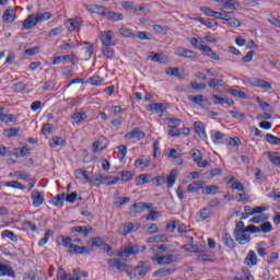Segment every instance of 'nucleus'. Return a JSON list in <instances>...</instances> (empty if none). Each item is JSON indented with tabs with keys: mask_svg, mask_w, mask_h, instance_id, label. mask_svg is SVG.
<instances>
[{
	"mask_svg": "<svg viewBox=\"0 0 280 280\" xmlns=\"http://www.w3.org/2000/svg\"><path fill=\"white\" fill-rule=\"evenodd\" d=\"M120 36H124L125 38H137V35L132 33V30L127 27H120L119 28Z\"/></svg>",
	"mask_w": 280,
	"mask_h": 280,
	"instance_id": "nucleus-35",
	"label": "nucleus"
},
{
	"mask_svg": "<svg viewBox=\"0 0 280 280\" xmlns=\"http://www.w3.org/2000/svg\"><path fill=\"white\" fill-rule=\"evenodd\" d=\"M84 45H86L85 56H86V58H91V56H93V51H94L95 47L93 44H91L89 42H85Z\"/></svg>",
	"mask_w": 280,
	"mask_h": 280,
	"instance_id": "nucleus-56",
	"label": "nucleus"
},
{
	"mask_svg": "<svg viewBox=\"0 0 280 280\" xmlns=\"http://www.w3.org/2000/svg\"><path fill=\"white\" fill-rule=\"evenodd\" d=\"M244 211H245V214H242L241 220H247V218H250V215H253V207L245 206Z\"/></svg>",
	"mask_w": 280,
	"mask_h": 280,
	"instance_id": "nucleus-62",
	"label": "nucleus"
},
{
	"mask_svg": "<svg viewBox=\"0 0 280 280\" xmlns=\"http://www.w3.org/2000/svg\"><path fill=\"white\" fill-rule=\"evenodd\" d=\"M16 277V273L12 268H10L8 265H4L3 262H0V277Z\"/></svg>",
	"mask_w": 280,
	"mask_h": 280,
	"instance_id": "nucleus-18",
	"label": "nucleus"
},
{
	"mask_svg": "<svg viewBox=\"0 0 280 280\" xmlns=\"http://www.w3.org/2000/svg\"><path fill=\"white\" fill-rule=\"evenodd\" d=\"M5 187H11L12 189H25V185L18 180L7 182Z\"/></svg>",
	"mask_w": 280,
	"mask_h": 280,
	"instance_id": "nucleus-45",
	"label": "nucleus"
},
{
	"mask_svg": "<svg viewBox=\"0 0 280 280\" xmlns=\"http://www.w3.org/2000/svg\"><path fill=\"white\" fill-rule=\"evenodd\" d=\"M210 137L213 143L218 144L224 139V133L222 131H211Z\"/></svg>",
	"mask_w": 280,
	"mask_h": 280,
	"instance_id": "nucleus-39",
	"label": "nucleus"
},
{
	"mask_svg": "<svg viewBox=\"0 0 280 280\" xmlns=\"http://www.w3.org/2000/svg\"><path fill=\"white\" fill-rule=\"evenodd\" d=\"M61 244L69 249V253H73L74 255H91V248L86 246H78L75 244H82L81 238L70 237V236H61Z\"/></svg>",
	"mask_w": 280,
	"mask_h": 280,
	"instance_id": "nucleus-1",
	"label": "nucleus"
},
{
	"mask_svg": "<svg viewBox=\"0 0 280 280\" xmlns=\"http://www.w3.org/2000/svg\"><path fill=\"white\" fill-rule=\"evenodd\" d=\"M65 192H61L51 199L54 207H62L65 205Z\"/></svg>",
	"mask_w": 280,
	"mask_h": 280,
	"instance_id": "nucleus-32",
	"label": "nucleus"
},
{
	"mask_svg": "<svg viewBox=\"0 0 280 280\" xmlns=\"http://www.w3.org/2000/svg\"><path fill=\"white\" fill-rule=\"evenodd\" d=\"M190 45H192V47H196L197 49H200V51H203L205 47H207V45H205V42L198 40V38L196 37H192L190 39Z\"/></svg>",
	"mask_w": 280,
	"mask_h": 280,
	"instance_id": "nucleus-43",
	"label": "nucleus"
},
{
	"mask_svg": "<svg viewBox=\"0 0 280 280\" xmlns=\"http://www.w3.org/2000/svg\"><path fill=\"white\" fill-rule=\"evenodd\" d=\"M31 199L33 200V207H40L45 202V191H32Z\"/></svg>",
	"mask_w": 280,
	"mask_h": 280,
	"instance_id": "nucleus-8",
	"label": "nucleus"
},
{
	"mask_svg": "<svg viewBox=\"0 0 280 280\" xmlns=\"http://www.w3.org/2000/svg\"><path fill=\"white\" fill-rule=\"evenodd\" d=\"M67 23H68V31L75 32V28L80 27V25H82L84 21L82 20V18H75V19H69Z\"/></svg>",
	"mask_w": 280,
	"mask_h": 280,
	"instance_id": "nucleus-19",
	"label": "nucleus"
},
{
	"mask_svg": "<svg viewBox=\"0 0 280 280\" xmlns=\"http://www.w3.org/2000/svg\"><path fill=\"white\" fill-rule=\"evenodd\" d=\"M105 19H107V21H113V23H116L117 21H124V14L113 12V11H107Z\"/></svg>",
	"mask_w": 280,
	"mask_h": 280,
	"instance_id": "nucleus-24",
	"label": "nucleus"
},
{
	"mask_svg": "<svg viewBox=\"0 0 280 280\" xmlns=\"http://www.w3.org/2000/svg\"><path fill=\"white\" fill-rule=\"evenodd\" d=\"M235 241L237 244H248L250 243V234L248 232H240L238 234H234Z\"/></svg>",
	"mask_w": 280,
	"mask_h": 280,
	"instance_id": "nucleus-16",
	"label": "nucleus"
},
{
	"mask_svg": "<svg viewBox=\"0 0 280 280\" xmlns=\"http://www.w3.org/2000/svg\"><path fill=\"white\" fill-rule=\"evenodd\" d=\"M208 86L213 89V91H218L220 86H224V81H222V79H211L208 83Z\"/></svg>",
	"mask_w": 280,
	"mask_h": 280,
	"instance_id": "nucleus-33",
	"label": "nucleus"
},
{
	"mask_svg": "<svg viewBox=\"0 0 280 280\" xmlns=\"http://www.w3.org/2000/svg\"><path fill=\"white\" fill-rule=\"evenodd\" d=\"M191 253H207V247L205 245H191Z\"/></svg>",
	"mask_w": 280,
	"mask_h": 280,
	"instance_id": "nucleus-59",
	"label": "nucleus"
},
{
	"mask_svg": "<svg viewBox=\"0 0 280 280\" xmlns=\"http://www.w3.org/2000/svg\"><path fill=\"white\" fill-rule=\"evenodd\" d=\"M219 189L220 188L218 186L211 185V186H208V187L205 188L203 194H207L208 196L211 195V194L215 195V194H218Z\"/></svg>",
	"mask_w": 280,
	"mask_h": 280,
	"instance_id": "nucleus-61",
	"label": "nucleus"
},
{
	"mask_svg": "<svg viewBox=\"0 0 280 280\" xmlns=\"http://www.w3.org/2000/svg\"><path fill=\"white\" fill-rule=\"evenodd\" d=\"M100 40L102 46H115L117 42H115V33L113 31H103L100 33Z\"/></svg>",
	"mask_w": 280,
	"mask_h": 280,
	"instance_id": "nucleus-4",
	"label": "nucleus"
},
{
	"mask_svg": "<svg viewBox=\"0 0 280 280\" xmlns=\"http://www.w3.org/2000/svg\"><path fill=\"white\" fill-rule=\"evenodd\" d=\"M147 183H150V180L145 174H141L136 178V185H147Z\"/></svg>",
	"mask_w": 280,
	"mask_h": 280,
	"instance_id": "nucleus-57",
	"label": "nucleus"
},
{
	"mask_svg": "<svg viewBox=\"0 0 280 280\" xmlns=\"http://www.w3.org/2000/svg\"><path fill=\"white\" fill-rule=\"evenodd\" d=\"M15 156L18 159H21L22 156H30V148H27V147L16 148Z\"/></svg>",
	"mask_w": 280,
	"mask_h": 280,
	"instance_id": "nucleus-38",
	"label": "nucleus"
},
{
	"mask_svg": "<svg viewBox=\"0 0 280 280\" xmlns=\"http://www.w3.org/2000/svg\"><path fill=\"white\" fill-rule=\"evenodd\" d=\"M266 154H267V158L269 159L270 163H272V165H275L276 167H280L279 153L268 151Z\"/></svg>",
	"mask_w": 280,
	"mask_h": 280,
	"instance_id": "nucleus-25",
	"label": "nucleus"
},
{
	"mask_svg": "<svg viewBox=\"0 0 280 280\" xmlns=\"http://www.w3.org/2000/svg\"><path fill=\"white\" fill-rule=\"evenodd\" d=\"M132 231H137V229H135L133 223H130V222L125 223L124 235H127L128 233H132Z\"/></svg>",
	"mask_w": 280,
	"mask_h": 280,
	"instance_id": "nucleus-64",
	"label": "nucleus"
},
{
	"mask_svg": "<svg viewBox=\"0 0 280 280\" xmlns=\"http://www.w3.org/2000/svg\"><path fill=\"white\" fill-rule=\"evenodd\" d=\"M272 231V224L270 222H264L260 226H256L253 233H270Z\"/></svg>",
	"mask_w": 280,
	"mask_h": 280,
	"instance_id": "nucleus-21",
	"label": "nucleus"
},
{
	"mask_svg": "<svg viewBox=\"0 0 280 280\" xmlns=\"http://www.w3.org/2000/svg\"><path fill=\"white\" fill-rule=\"evenodd\" d=\"M174 269L171 268H161L154 272L155 277H167V275H172Z\"/></svg>",
	"mask_w": 280,
	"mask_h": 280,
	"instance_id": "nucleus-47",
	"label": "nucleus"
},
{
	"mask_svg": "<svg viewBox=\"0 0 280 280\" xmlns=\"http://www.w3.org/2000/svg\"><path fill=\"white\" fill-rule=\"evenodd\" d=\"M72 119L75 121V124H82V121L86 119V113H74L72 115Z\"/></svg>",
	"mask_w": 280,
	"mask_h": 280,
	"instance_id": "nucleus-52",
	"label": "nucleus"
},
{
	"mask_svg": "<svg viewBox=\"0 0 280 280\" xmlns=\"http://www.w3.org/2000/svg\"><path fill=\"white\" fill-rule=\"evenodd\" d=\"M253 231H255L254 224L247 225L245 228L244 222L240 221L236 223L233 235H236L238 233H253Z\"/></svg>",
	"mask_w": 280,
	"mask_h": 280,
	"instance_id": "nucleus-10",
	"label": "nucleus"
},
{
	"mask_svg": "<svg viewBox=\"0 0 280 280\" xmlns=\"http://www.w3.org/2000/svg\"><path fill=\"white\" fill-rule=\"evenodd\" d=\"M148 272H150V266H148V264L144 261H140L139 265L133 268L131 275L135 277V279H142V277H145Z\"/></svg>",
	"mask_w": 280,
	"mask_h": 280,
	"instance_id": "nucleus-5",
	"label": "nucleus"
},
{
	"mask_svg": "<svg viewBox=\"0 0 280 280\" xmlns=\"http://www.w3.org/2000/svg\"><path fill=\"white\" fill-rule=\"evenodd\" d=\"M203 185L205 184L202 182H194V183L188 185V191L190 194H194L196 191H200V189H202Z\"/></svg>",
	"mask_w": 280,
	"mask_h": 280,
	"instance_id": "nucleus-36",
	"label": "nucleus"
},
{
	"mask_svg": "<svg viewBox=\"0 0 280 280\" xmlns=\"http://www.w3.org/2000/svg\"><path fill=\"white\" fill-rule=\"evenodd\" d=\"M256 264H257V254H255L254 250H250L245 258V265L256 266Z\"/></svg>",
	"mask_w": 280,
	"mask_h": 280,
	"instance_id": "nucleus-29",
	"label": "nucleus"
},
{
	"mask_svg": "<svg viewBox=\"0 0 280 280\" xmlns=\"http://www.w3.org/2000/svg\"><path fill=\"white\" fill-rule=\"evenodd\" d=\"M107 264L109 268H112L113 272L116 273L124 272V270H126V268L128 267L126 264L119 261V259L117 258L109 259Z\"/></svg>",
	"mask_w": 280,
	"mask_h": 280,
	"instance_id": "nucleus-6",
	"label": "nucleus"
},
{
	"mask_svg": "<svg viewBox=\"0 0 280 280\" xmlns=\"http://www.w3.org/2000/svg\"><path fill=\"white\" fill-rule=\"evenodd\" d=\"M192 161L197 164L202 161V152L200 150H192Z\"/></svg>",
	"mask_w": 280,
	"mask_h": 280,
	"instance_id": "nucleus-60",
	"label": "nucleus"
},
{
	"mask_svg": "<svg viewBox=\"0 0 280 280\" xmlns=\"http://www.w3.org/2000/svg\"><path fill=\"white\" fill-rule=\"evenodd\" d=\"M37 19V23H43V21H49L51 16H54L50 12H44V13H38L35 15Z\"/></svg>",
	"mask_w": 280,
	"mask_h": 280,
	"instance_id": "nucleus-50",
	"label": "nucleus"
},
{
	"mask_svg": "<svg viewBox=\"0 0 280 280\" xmlns=\"http://www.w3.org/2000/svg\"><path fill=\"white\" fill-rule=\"evenodd\" d=\"M126 154H128V148L126 145H119L118 147V159L121 163V161H124V159H126Z\"/></svg>",
	"mask_w": 280,
	"mask_h": 280,
	"instance_id": "nucleus-53",
	"label": "nucleus"
},
{
	"mask_svg": "<svg viewBox=\"0 0 280 280\" xmlns=\"http://www.w3.org/2000/svg\"><path fill=\"white\" fill-rule=\"evenodd\" d=\"M148 247L145 245H135L129 244L128 246H122L118 253V257H130V255H139L143 253Z\"/></svg>",
	"mask_w": 280,
	"mask_h": 280,
	"instance_id": "nucleus-2",
	"label": "nucleus"
},
{
	"mask_svg": "<svg viewBox=\"0 0 280 280\" xmlns=\"http://www.w3.org/2000/svg\"><path fill=\"white\" fill-rule=\"evenodd\" d=\"M195 132L200 139H207V131H205V125L202 121H196L194 124Z\"/></svg>",
	"mask_w": 280,
	"mask_h": 280,
	"instance_id": "nucleus-20",
	"label": "nucleus"
},
{
	"mask_svg": "<svg viewBox=\"0 0 280 280\" xmlns=\"http://www.w3.org/2000/svg\"><path fill=\"white\" fill-rule=\"evenodd\" d=\"M86 248H91V253H93L94 248H100L102 246H104V240L100 236L97 237H92L91 240H89L86 242Z\"/></svg>",
	"mask_w": 280,
	"mask_h": 280,
	"instance_id": "nucleus-14",
	"label": "nucleus"
},
{
	"mask_svg": "<svg viewBox=\"0 0 280 280\" xmlns=\"http://www.w3.org/2000/svg\"><path fill=\"white\" fill-rule=\"evenodd\" d=\"M71 233H79V235H83V237H89L91 233H95V229L93 226H82L77 225L74 228H71Z\"/></svg>",
	"mask_w": 280,
	"mask_h": 280,
	"instance_id": "nucleus-7",
	"label": "nucleus"
},
{
	"mask_svg": "<svg viewBox=\"0 0 280 280\" xmlns=\"http://www.w3.org/2000/svg\"><path fill=\"white\" fill-rule=\"evenodd\" d=\"M270 214H259L249 220L253 224H261V222H266V220H269Z\"/></svg>",
	"mask_w": 280,
	"mask_h": 280,
	"instance_id": "nucleus-37",
	"label": "nucleus"
},
{
	"mask_svg": "<svg viewBox=\"0 0 280 280\" xmlns=\"http://www.w3.org/2000/svg\"><path fill=\"white\" fill-rule=\"evenodd\" d=\"M151 163H152V160L145 156H142L136 160L135 167H137L138 170H145V167H150Z\"/></svg>",
	"mask_w": 280,
	"mask_h": 280,
	"instance_id": "nucleus-17",
	"label": "nucleus"
},
{
	"mask_svg": "<svg viewBox=\"0 0 280 280\" xmlns=\"http://www.w3.org/2000/svg\"><path fill=\"white\" fill-rule=\"evenodd\" d=\"M62 59L70 62V65H78V56L75 55H65Z\"/></svg>",
	"mask_w": 280,
	"mask_h": 280,
	"instance_id": "nucleus-58",
	"label": "nucleus"
},
{
	"mask_svg": "<svg viewBox=\"0 0 280 280\" xmlns=\"http://www.w3.org/2000/svg\"><path fill=\"white\" fill-rule=\"evenodd\" d=\"M38 25V20L36 18V14L28 15L22 24V32L24 30H32V27H36Z\"/></svg>",
	"mask_w": 280,
	"mask_h": 280,
	"instance_id": "nucleus-9",
	"label": "nucleus"
},
{
	"mask_svg": "<svg viewBox=\"0 0 280 280\" xmlns=\"http://www.w3.org/2000/svg\"><path fill=\"white\" fill-rule=\"evenodd\" d=\"M101 51L108 58V60H114L115 49H113V46H102Z\"/></svg>",
	"mask_w": 280,
	"mask_h": 280,
	"instance_id": "nucleus-28",
	"label": "nucleus"
},
{
	"mask_svg": "<svg viewBox=\"0 0 280 280\" xmlns=\"http://www.w3.org/2000/svg\"><path fill=\"white\" fill-rule=\"evenodd\" d=\"M223 25H228V27H240L242 22H240L236 18H229L226 22H223Z\"/></svg>",
	"mask_w": 280,
	"mask_h": 280,
	"instance_id": "nucleus-42",
	"label": "nucleus"
},
{
	"mask_svg": "<svg viewBox=\"0 0 280 280\" xmlns=\"http://www.w3.org/2000/svg\"><path fill=\"white\" fill-rule=\"evenodd\" d=\"M176 56H183V58L195 59L198 58V55L194 50H189L187 48L179 47L175 51Z\"/></svg>",
	"mask_w": 280,
	"mask_h": 280,
	"instance_id": "nucleus-13",
	"label": "nucleus"
},
{
	"mask_svg": "<svg viewBox=\"0 0 280 280\" xmlns=\"http://www.w3.org/2000/svg\"><path fill=\"white\" fill-rule=\"evenodd\" d=\"M151 259L152 261H156L159 266H170V264L178 261V256L176 254H168L162 256L154 255L151 257Z\"/></svg>",
	"mask_w": 280,
	"mask_h": 280,
	"instance_id": "nucleus-3",
	"label": "nucleus"
},
{
	"mask_svg": "<svg viewBox=\"0 0 280 280\" xmlns=\"http://www.w3.org/2000/svg\"><path fill=\"white\" fill-rule=\"evenodd\" d=\"M25 89H27V85L24 82H18L12 85V91L14 93H23V91H25Z\"/></svg>",
	"mask_w": 280,
	"mask_h": 280,
	"instance_id": "nucleus-49",
	"label": "nucleus"
},
{
	"mask_svg": "<svg viewBox=\"0 0 280 280\" xmlns=\"http://www.w3.org/2000/svg\"><path fill=\"white\" fill-rule=\"evenodd\" d=\"M266 141L268 143H271V145H280V138H278L277 136H272V133L266 135Z\"/></svg>",
	"mask_w": 280,
	"mask_h": 280,
	"instance_id": "nucleus-48",
	"label": "nucleus"
},
{
	"mask_svg": "<svg viewBox=\"0 0 280 280\" xmlns=\"http://www.w3.org/2000/svg\"><path fill=\"white\" fill-rule=\"evenodd\" d=\"M198 218H199L200 222H202L205 220H209V218H211V209L203 208V209L199 210Z\"/></svg>",
	"mask_w": 280,
	"mask_h": 280,
	"instance_id": "nucleus-34",
	"label": "nucleus"
},
{
	"mask_svg": "<svg viewBox=\"0 0 280 280\" xmlns=\"http://www.w3.org/2000/svg\"><path fill=\"white\" fill-rule=\"evenodd\" d=\"M89 84L92 86H102L104 84V79L100 75H94L88 80Z\"/></svg>",
	"mask_w": 280,
	"mask_h": 280,
	"instance_id": "nucleus-41",
	"label": "nucleus"
},
{
	"mask_svg": "<svg viewBox=\"0 0 280 280\" xmlns=\"http://www.w3.org/2000/svg\"><path fill=\"white\" fill-rule=\"evenodd\" d=\"M176 178H178V170L174 168L171 171V174L166 179V185L168 189H172V187H174V184L176 183Z\"/></svg>",
	"mask_w": 280,
	"mask_h": 280,
	"instance_id": "nucleus-23",
	"label": "nucleus"
},
{
	"mask_svg": "<svg viewBox=\"0 0 280 280\" xmlns=\"http://www.w3.org/2000/svg\"><path fill=\"white\" fill-rule=\"evenodd\" d=\"M229 93L233 95V97H240V100H246V93L240 90H229Z\"/></svg>",
	"mask_w": 280,
	"mask_h": 280,
	"instance_id": "nucleus-55",
	"label": "nucleus"
},
{
	"mask_svg": "<svg viewBox=\"0 0 280 280\" xmlns=\"http://www.w3.org/2000/svg\"><path fill=\"white\" fill-rule=\"evenodd\" d=\"M5 110V108L0 107V121H2V124H10L14 121V115L12 114H4L3 112Z\"/></svg>",
	"mask_w": 280,
	"mask_h": 280,
	"instance_id": "nucleus-27",
	"label": "nucleus"
},
{
	"mask_svg": "<svg viewBox=\"0 0 280 280\" xmlns=\"http://www.w3.org/2000/svg\"><path fill=\"white\" fill-rule=\"evenodd\" d=\"M57 280H69V276L67 275V271H65V269L62 268L58 269Z\"/></svg>",
	"mask_w": 280,
	"mask_h": 280,
	"instance_id": "nucleus-63",
	"label": "nucleus"
},
{
	"mask_svg": "<svg viewBox=\"0 0 280 280\" xmlns=\"http://www.w3.org/2000/svg\"><path fill=\"white\" fill-rule=\"evenodd\" d=\"M150 58L153 62H160V65H167L170 62V58L163 55V52H151Z\"/></svg>",
	"mask_w": 280,
	"mask_h": 280,
	"instance_id": "nucleus-15",
	"label": "nucleus"
},
{
	"mask_svg": "<svg viewBox=\"0 0 280 280\" xmlns=\"http://www.w3.org/2000/svg\"><path fill=\"white\" fill-rule=\"evenodd\" d=\"M253 82H255L254 84L255 86H258V89H265L266 91L272 89V85L266 80L253 79Z\"/></svg>",
	"mask_w": 280,
	"mask_h": 280,
	"instance_id": "nucleus-31",
	"label": "nucleus"
},
{
	"mask_svg": "<svg viewBox=\"0 0 280 280\" xmlns=\"http://www.w3.org/2000/svg\"><path fill=\"white\" fill-rule=\"evenodd\" d=\"M223 242H224L225 246H229V248L235 247V241L233 240V237H231L230 234H224Z\"/></svg>",
	"mask_w": 280,
	"mask_h": 280,
	"instance_id": "nucleus-54",
	"label": "nucleus"
},
{
	"mask_svg": "<svg viewBox=\"0 0 280 280\" xmlns=\"http://www.w3.org/2000/svg\"><path fill=\"white\" fill-rule=\"evenodd\" d=\"M143 230L147 231L148 235L159 233V226L156 225V223L147 224L143 226Z\"/></svg>",
	"mask_w": 280,
	"mask_h": 280,
	"instance_id": "nucleus-44",
	"label": "nucleus"
},
{
	"mask_svg": "<svg viewBox=\"0 0 280 280\" xmlns=\"http://www.w3.org/2000/svg\"><path fill=\"white\" fill-rule=\"evenodd\" d=\"M75 178L79 180H86V183H93V179L86 175V171L83 170H77L74 171Z\"/></svg>",
	"mask_w": 280,
	"mask_h": 280,
	"instance_id": "nucleus-30",
	"label": "nucleus"
},
{
	"mask_svg": "<svg viewBox=\"0 0 280 280\" xmlns=\"http://www.w3.org/2000/svg\"><path fill=\"white\" fill-rule=\"evenodd\" d=\"M189 102H192V104H197V106H200L201 108H205V102H207V97L205 95H197V96H188Z\"/></svg>",
	"mask_w": 280,
	"mask_h": 280,
	"instance_id": "nucleus-22",
	"label": "nucleus"
},
{
	"mask_svg": "<svg viewBox=\"0 0 280 280\" xmlns=\"http://www.w3.org/2000/svg\"><path fill=\"white\" fill-rule=\"evenodd\" d=\"M93 10L94 12H96V14H100L101 16H104L106 19V14L108 13V10L106 9V7L94 4Z\"/></svg>",
	"mask_w": 280,
	"mask_h": 280,
	"instance_id": "nucleus-46",
	"label": "nucleus"
},
{
	"mask_svg": "<svg viewBox=\"0 0 280 280\" xmlns=\"http://www.w3.org/2000/svg\"><path fill=\"white\" fill-rule=\"evenodd\" d=\"M3 23H14L16 21V13H14V7H9L3 15H2Z\"/></svg>",
	"mask_w": 280,
	"mask_h": 280,
	"instance_id": "nucleus-11",
	"label": "nucleus"
},
{
	"mask_svg": "<svg viewBox=\"0 0 280 280\" xmlns=\"http://www.w3.org/2000/svg\"><path fill=\"white\" fill-rule=\"evenodd\" d=\"M67 144V140H65V138L62 137H52L49 141V147L50 148H58L59 145H66Z\"/></svg>",
	"mask_w": 280,
	"mask_h": 280,
	"instance_id": "nucleus-26",
	"label": "nucleus"
},
{
	"mask_svg": "<svg viewBox=\"0 0 280 280\" xmlns=\"http://www.w3.org/2000/svg\"><path fill=\"white\" fill-rule=\"evenodd\" d=\"M125 139H138V141H141L145 139V132L141 131L139 128H135L125 135Z\"/></svg>",
	"mask_w": 280,
	"mask_h": 280,
	"instance_id": "nucleus-12",
	"label": "nucleus"
},
{
	"mask_svg": "<svg viewBox=\"0 0 280 280\" xmlns=\"http://www.w3.org/2000/svg\"><path fill=\"white\" fill-rule=\"evenodd\" d=\"M236 5H240L235 0H225L223 2V10H235Z\"/></svg>",
	"mask_w": 280,
	"mask_h": 280,
	"instance_id": "nucleus-51",
	"label": "nucleus"
},
{
	"mask_svg": "<svg viewBox=\"0 0 280 280\" xmlns=\"http://www.w3.org/2000/svg\"><path fill=\"white\" fill-rule=\"evenodd\" d=\"M203 51H205L206 56H208V58H212V60H220V55H218V52L213 51V49H211V47L206 46L203 48Z\"/></svg>",
	"mask_w": 280,
	"mask_h": 280,
	"instance_id": "nucleus-40",
	"label": "nucleus"
}]
</instances>
